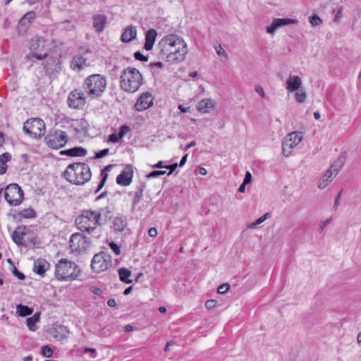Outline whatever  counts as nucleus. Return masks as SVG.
<instances>
[{
	"label": "nucleus",
	"instance_id": "f257e3e1",
	"mask_svg": "<svg viewBox=\"0 0 361 361\" xmlns=\"http://www.w3.org/2000/svg\"><path fill=\"white\" fill-rule=\"evenodd\" d=\"M159 58L169 63L183 61L188 53L187 44L176 35H167L158 43Z\"/></svg>",
	"mask_w": 361,
	"mask_h": 361
},
{
	"label": "nucleus",
	"instance_id": "f03ea898",
	"mask_svg": "<svg viewBox=\"0 0 361 361\" xmlns=\"http://www.w3.org/2000/svg\"><path fill=\"white\" fill-rule=\"evenodd\" d=\"M101 213L97 211L85 210L75 220L77 228L82 232L94 233L96 238L102 234L99 228L101 220Z\"/></svg>",
	"mask_w": 361,
	"mask_h": 361
},
{
	"label": "nucleus",
	"instance_id": "7ed1b4c3",
	"mask_svg": "<svg viewBox=\"0 0 361 361\" xmlns=\"http://www.w3.org/2000/svg\"><path fill=\"white\" fill-rule=\"evenodd\" d=\"M64 177L70 183L80 185L90 180L92 173L87 164L83 162H76L68 166L64 172Z\"/></svg>",
	"mask_w": 361,
	"mask_h": 361
},
{
	"label": "nucleus",
	"instance_id": "20e7f679",
	"mask_svg": "<svg viewBox=\"0 0 361 361\" xmlns=\"http://www.w3.org/2000/svg\"><path fill=\"white\" fill-rule=\"evenodd\" d=\"M79 267L68 259H61L55 264L54 276L58 281H72L80 274Z\"/></svg>",
	"mask_w": 361,
	"mask_h": 361
},
{
	"label": "nucleus",
	"instance_id": "39448f33",
	"mask_svg": "<svg viewBox=\"0 0 361 361\" xmlns=\"http://www.w3.org/2000/svg\"><path fill=\"white\" fill-rule=\"evenodd\" d=\"M142 82V76L135 68L128 67L123 70L121 75V87L127 92H136Z\"/></svg>",
	"mask_w": 361,
	"mask_h": 361
},
{
	"label": "nucleus",
	"instance_id": "423d86ee",
	"mask_svg": "<svg viewBox=\"0 0 361 361\" xmlns=\"http://www.w3.org/2000/svg\"><path fill=\"white\" fill-rule=\"evenodd\" d=\"M106 80L100 74H93L87 77L84 82V87L87 94L93 99L99 98L106 88Z\"/></svg>",
	"mask_w": 361,
	"mask_h": 361
},
{
	"label": "nucleus",
	"instance_id": "0eeeda50",
	"mask_svg": "<svg viewBox=\"0 0 361 361\" xmlns=\"http://www.w3.org/2000/svg\"><path fill=\"white\" fill-rule=\"evenodd\" d=\"M29 49L32 53L26 56L27 59L33 57L38 60H42L49 56L51 49V42L43 37L35 36L30 42Z\"/></svg>",
	"mask_w": 361,
	"mask_h": 361
},
{
	"label": "nucleus",
	"instance_id": "6e6552de",
	"mask_svg": "<svg viewBox=\"0 0 361 361\" xmlns=\"http://www.w3.org/2000/svg\"><path fill=\"white\" fill-rule=\"evenodd\" d=\"M111 256L107 252H100L93 257L91 269L95 273H101L111 267Z\"/></svg>",
	"mask_w": 361,
	"mask_h": 361
},
{
	"label": "nucleus",
	"instance_id": "1a4fd4ad",
	"mask_svg": "<svg viewBox=\"0 0 361 361\" xmlns=\"http://www.w3.org/2000/svg\"><path fill=\"white\" fill-rule=\"evenodd\" d=\"M23 129L31 137L39 138L45 133V124L42 119L34 118L27 120L24 123Z\"/></svg>",
	"mask_w": 361,
	"mask_h": 361
},
{
	"label": "nucleus",
	"instance_id": "9d476101",
	"mask_svg": "<svg viewBox=\"0 0 361 361\" xmlns=\"http://www.w3.org/2000/svg\"><path fill=\"white\" fill-rule=\"evenodd\" d=\"M90 240L80 233L72 234L69 240L70 248L73 253L85 252L90 247Z\"/></svg>",
	"mask_w": 361,
	"mask_h": 361
},
{
	"label": "nucleus",
	"instance_id": "9b49d317",
	"mask_svg": "<svg viewBox=\"0 0 361 361\" xmlns=\"http://www.w3.org/2000/svg\"><path fill=\"white\" fill-rule=\"evenodd\" d=\"M4 197L9 204L17 206L23 201V190L16 183L10 184L5 189Z\"/></svg>",
	"mask_w": 361,
	"mask_h": 361
},
{
	"label": "nucleus",
	"instance_id": "f8f14e48",
	"mask_svg": "<svg viewBox=\"0 0 361 361\" xmlns=\"http://www.w3.org/2000/svg\"><path fill=\"white\" fill-rule=\"evenodd\" d=\"M303 139L302 133L294 131L287 135L282 145V151L285 157L290 155L292 149L297 146Z\"/></svg>",
	"mask_w": 361,
	"mask_h": 361
},
{
	"label": "nucleus",
	"instance_id": "ddd939ff",
	"mask_svg": "<svg viewBox=\"0 0 361 361\" xmlns=\"http://www.w3.org/2000/svg\"><path fill=\"white\" fill-rule=\"evenodd\" d=\"M85 103V97L84 93L78 90H73L70 92L68 97V106L73 109H80Z\"/></svg>",
	"mask_w": 361,
	"mask_h": 361
},
{
	"label": "nucleus",
	"instance_id": "4468645a",
	"mask_svg": "<svg viewBox=\"0 0 361 361\" xmlns=\"http://www.w3.org/2000/svg\"><path fill=\"white\" fill-rule=\"evenodd\" d=\"M154 98L152 94L146 92L140 95L135 104V108L138 111H142L149 109L153 104Z\"/></svg>",
	"mask_w": 361,
	"mask_h": 361
},
{
	"label": "nucleus",
	"instance_id": "2eb2a0df",
	"mask_svg": "<svg viewBox=\"0 0 361 361\" xmlns=\"http://www.w3.org/2000/svg\"><path fill=\"white\" fill-rule=\"evenodd\" d=\"M133 176V167L132 165H126L121 173L116 178V183L122 186H128L132 182Z\"/></svg>",
	"mask_w": 361,
	"mask_h": 361
},
{
	"label": "nucleus",
	"instance_id": "dca6fc26",
	"mask_svg": "<svg viewBox=\"0 0 361 361\" xmlns=\"http://www.w3.org/2000/svg\"><path fill=\"white\" fill-rule=\"evenodd\" d=\"M88 54H90V51L87 49L85 51L79 53L75 56L71 62V68L76 71L82 70L87 66V55Z\"/></svg>",
	"mask_w": 361,
	"mask_h": 361
},
{
	"label": "nucleus",
	"instance_id": "f3484780",
	"mask_svg": "<svg viewBox=\"0 0 361 361\" xmlns=\"http://www.w3.org/2000/svg\"><path fill=\"white\" fill-rule=\"evenodd\" d=\"M298 20L290 18H275L271 24L267 27L266 30L269 34L274 35L276 30L284 25L297 24Z\"/></svg>",
	"mask_w": 361,
	"mask_h": 361
},
{
	"label": "nucleus",
	"instance_id": "a211bd4d",
	"mask_svg": "<svg viewBox=\"0 0 361 361\" xmlns=\"http://www.w3.org/2000/svg\"><path fill=\"white\" fill-rule=\"evenodd\" d=\"M68 136L65 132L60 131L54 136L49 138L47 144L52 148L56 149L59 147L63 146L67 142Z\"/></svg>",
	"mask_w": 361,
	"mask_h": 361
},
{
	"label": "nucleus",
	"instance_id": "6ab92c4d",
	"mask_svg": "<svg viewBox=\"0 0 361 361\" xmlns=\"http://www.w3.org/2000/svg\"><path fill=\"white\" fill-rule=\"evenodd\" d=\"M58 154L68 157H85L87 154V150L83 147H76L67 150H61Z\"/></svg>",
	"mask_w": 361,
	"mask_h": 361
},
{
	"label": "nucleus",
	"instance_id": "aec40b11",
	"mask_svg": "<svg viewBox=\"0 0 361 361\" xmlns=\"http://www.w3.org/2000/svg\"><path fill=\"white\" fill-rule=\"evenodd\" d=\"M49 262L44 259H37L34 262L33 271L39 275L43 276L49 268Z\"/></svg>",
	"mask_w": 361,
	"mask_h": 361
},
{
	"label": "nucleus",
	"instance_id": "412c9836",
	"mask_svg": "<svg viewBox=\"0 0 361 361\" xmlns=\"http://www.w3.org/2000/svg\"><path fill=\"white\" fill-rule=\"evenodd\" d=\"M136 36V27L133 25H129L124 30L123 33L121 35V40L125 43L130 42L135 39Z\"/></svg>",
	"mask_w": 361,
	"mask_h": 361
},
{
	"label": "nucleus",
	"instance_id": "4be33fe9",
	"mask_svg": "<svg viewBox=\"0 0 361 361\" xmlns=\"http://www.w3.org/2000/svg\"><path fill=\"white\" fill-rule=\"evenodd\" d=\"M92 20L94 29L98 32H102L106 24L107 17L105 15L97 14L93 16Z\"/></svg>",
	"mask_w": 361,
	"mask_h": 361
},
{
	"label": "nucleus",
	"instance_id": "5701e85b",
	"mask_svg": "<svg viewBox=\"0 0 361 361\" xmlns=\"http://www.w3.org/2000/svg\"><path fill=\"white\" fill-rule=\"evenodd\" d=\"M27 235L26 228L25 227H18L12 234L13 240L18 245H25V243L23 242V239L25 235Z\"/></svg>",
	"mask_w": 361,
	"mask_h": 361
},
{
	"label": "nucleus",
	"instance_id": "b1692460",
	"mask_svg": "<svg viewBox=\"0 0 361 361\" xmlns=\"http://www.w3.org/2000/svg\"><path fill=\"white\" fill-rule=\"evenodd\" d=\"M157 36V32L154 29H149L145 35V49L149 51L152 49Z\"/></svg>",
	"mask_w": 361,
	"mask_h": 361
},
{
	"label": "nucleus",
	"instance_id": "393cba45",
	"mask_svg": "<svg viewBox=\"0 0 361 361\" xmlns=\"http://www.w3.org/2000/svg\"><path fill=\"white\" fill-rule=\"evenodd\" d=\"M287 86L286 89L292 92L299 90L301 86L302 81L299 76H290L287 80Z\"/></svg>",
	"mask_w": 361,
	"mask_h": 361
},
{
	"label": "nucleus",
	"instance_id": "a878e982",
	"mask_svg": "<svg viewBox=\"0 0 361 361\" xmlns=\"http://www.w3.org/2000/svg\"><path fill=\"white\" fill-rule=\"evenodd\" d=\"M332 176L333 173L331 169L327 170L324 176L318 180L317 187L319 189L325 188L331 182Z\"/></svg>",
	"mask_w": 361,
	"mask_h": 361
},
{
	"label": "nucleus",
	"instance_id": "bb28decb",
	"mask_svg": "<svg viewBox=\"0 0 361 361\" xmlns=\"http://www.w3.org/2000/svg\"><path fill=\"white\" fill-rule=\"evenodd\" d=\"M126 226V221L122 217H115L113 221V228L118 232L123 231Z\"/></svg>",
	"mask_w": 361,
	"mask_h": 361
},
{
	"label": "nucleus",
	"instance_id": "cd10ccee",
	"mask_svg": "<svg viewBox=\"0 0 361 361\" xmlns=\"http://www.w3.org/2000/svg\"><path fill=\"white\" fill-rule=\"evenodd\" d=\"M118 275L120 280L126 283H132V280L129 279L131 275V271L127 269L121 268L118 269Z\"/></svg>",
	"mask_w": 361,
	"mask_h": 361
},
{
	"label": "nucleus",
	"instance_id": "c85d7f7f",
	"mask_svg": "<svg viewBox=\"0 0 361 361\" xmlns=\"http://www.w3.org/2000/svg\"><path fill=\"white\" fill-rule=\"evenodd\" d=\"M39 321V314L38 313L35 314L32 317H29L26 319L27 326L30 330L34 331L37 329L35 326L36 323Z\"/></svg>",
	"mask_w": 361,
	"mask_h": 361
},
{
	"label": "nucleus",
	"instance_id": "c756f323",
	"mask_svg": "<svg viewBox=\"0 0 361 361\" xmlns=\"http://www.w3.org/2000/svg\"><path fill=\"white\" fill-rule=\"evenodd\" d=\"M32 309L27 306L23 305H18L16 306V312L20 317H25L32 314Z\"/></svg>",
	"mask_w": 361,
	"mask_h": 361
},
{
	"label": "nucleus",
	"instance_id": "7c9ffc66",
	"mask_svg": "<svg viewBox=\"0 0 361 361\" xmlns=\"http://www.w3.org/2000/svg\"><path fill=\"white\" fill-rule=\"evenodd\" d=\"M153 166L159 168V169L164 168V169H169V171L167 174H168V176H169L175 171V169L178 166V164L176 163V164L166 165V164H164V161H159L157 164H154Z\"/></svg>",
	"mask_w": 361,
	"mask_h": 361
},
{
	"label": "nucleus",
	"instance_id": "2f4dec72",
	"mask_svg": "<svg viewBox=\"0 0 361 361\" xmlns=\"http://www.w3.org/2000/svg\"><path fill=\"white\" fill-rule=\"evenodd\" d=\"M270 216H271L270 213L267 212V213L264 214V215H262V216H260L259 218H258L257 219H256L254 222L249 224L247 225V228H251V229L255 228L258 225L261 224L265 220L269 219Z\"/></svg>",
	"mask_w": 361,
	"mask_h": 361
},
{
	"label": "nucleus",
	"instance_id": "473e14b6",
	"mask_svg": "<svg viewBox=\"0 0 361 361\" xmlns=\"http://www.w3.org/2000/svg\"><path fill=\"white\" fill-rule=\"evenodd\" d=\"M343 165L344 162L343 159H336L334 163L331 164L329 169H331L333 174L334 176H336L342 169Z\"/></svg>",
	"mask_w": 361,
	"mask_h": 361
},
{
	"label": "nucleus",
	"instance_id": "72a5a7b5",
	"mask_svg": "<svg viewBox=\"0 0 361 361\" xmlns=\"http://www.w3.org/2000/svg\"><path fill=\"white\" fill-rule=\"evenodd\" d=\"M35 13L34 11H29L25 13L20 20V24H25L27 21L28 23H31L35 18Z\"/></svg>",
	"mask_w": 361,
	"mask_h": 361
},
{
	"label": "nucleus",
	"instance_id": "f704fd0d",
	"mask_svg": "<svg viewBox=\"0 0 361 361\" xmlns=\"http://www.w3.org/2000/svg\"><path fill=\"white\" fill-rule=\"evenodd\" d=\"M111 167V165L107 166L106 167H105V169L104 170L102 171L101 176H102V180L100 182L99 185H98L97 190H95V193L99 192V191L103 188V186L106 182V178L107 176V174L105 173V171L110 170Z\"/></svg>",
	"mask_w": 361,
	"mask_h": 361
},
{
	"label": "nucleus",
	"instance_id": "c9c22d12",
	"mask_svg": "<svg viewBox=\"0 0 361 361\" xmlns=\"http://www.w3.org/2000/svg\"><path fill=\"white\" fill-rule=\"evenodd\" d=\"M20 214L25 218H33L35 216V212L32 209L28 208L22 210Z\"/></svg>",
	"mask_w": 361,
	"mask_h": 361
},
{
	"label": "nucleus",
	"instance_id": "e433bc0d",
	"mask_svg": "<svg viewBox=\"0 0 361 361\" xmlns=\"http://www.w3.org/2000/svg\"><path fill=\"white\" fill-rule=\"evenodd\" d=\"M306 97H307V94L303 90H300L295 94V100L298 103H303L305 101Z\"/></svg>",
	"mask_w": 361,
	"mask_h": 361
},
{
	"label": "nucleus",
	"instance_id": "4c0bfd02",
	"mask_svg": "<svg viewBox=\"0 0 361 361\" xmlns=\"http://www.w3.org/2000/svg\"><path fill=\"white\" fill-rule=\"evenodd\" d=\"M309 20L312 26H318L322 23V20L317 14L311 16Z\"/></svg>",
	"mask_w": 361,
	"mask_h": 361
},
{
	"label": "nucleus",
	"instance_id": "58836bf2",
	"mask_svg": "<svg viewBox=\"0 0 361 361\" xmlns=\"http://www.w3.org/2000/svg\"><path fill=\"white\" fill-rule=\"evenodd\" d=\"M166 173V171H163V170H157V171H153L152 172H150L149 173H148L147 175V177L148 178H157L160 176H163L164 174Z\"/></svg>",
	"mask_w": 361,
	"mask_h": 361
},
{
	"label": "nucleus",
	"instance_id": "ea45409f",
	"mask_svg": "<svg viewBox=\"0 0 361 361\" xmlns=\"http://www.w3.org/2000/svg\"><path fill=\"white\" fill-rule=\"evenodd\" d=\"M42 355L45 357H50L53 355V350L49 345H44L42 348Z\"/></svg>",
	"mask_w": 361,
	"mask_h": 361
},
{
	"label": "nucleus",
	"instance_id": "a19ab883",
	"mask_svg": "<svg viewBox=\"0 0 361 361\" xmlns=\"http://www.w3.org/2000/svg\"><path fill=\"white\" fill-rule=\"evenodd\" d=\"M214 48L216 50V54L219 56L227 57L226 52L225 51V50L223 49V47H221V45L220 44H219V43L215 44L214 45Z\"/></svg>",
	"mask_w": 361,
	"mask_h": 361
},
{
	"label": "nucleus",
	"instance_id": "79ce46f5",
	"mask_svg": "<svg viewBox=\"0 0 361 361\" xmlns=\"http://www.w3.org/2000/svg\"><path fill=\"white\" fill-rule=\"evenodd\" d=\"M130 128L127 126H122L120 129H119V132L118 133V137L121 139L122 137H123L129 131H130Z\"/></svg>",
	"mask_w": 361,
	"mask_h": 361
},
{
	"label": "nucleus",
	"instance_id": "37998d69",
	"mask_svg": "<svg viewBox=\"0 0 361 361\" xmlns=\"http://www.w3.org/2000/svg\"><path fill=\"white\" fill-rule=\"evenodd\" d=\"M229 288L230 285L228 283H223L218 287L217 291L219 294H224L229 290Z\"/></svg>",
	"mask_w": 361,
	"mask_h": 361
},
{
	"label": "nucleus",
	"instance_id": "c03bdc74",
	"mask_svg": "<svg viewBox=\"0 0 361 361\" xmlns=\"http://www.w3.org/2000/svg\"><path fill=\"white\" fill-rule=\"evenodd\" d=\"M215 106V102L211 99H204V109H214ZM207 111L204 110V113H206Z\"/></svg>",
	"mask_w": 361,
	"mask_h": 361
},
{
	"label": "nucleus",
	"instance_id": "a18cd8bd",
	"mask_svg": "<svg viewBox=\"0 0 361 361\" xmlns=\"http://www.w3.org/2000/svg\"><path fill=\"white\" fill-rule=\"evenodd\" d=\"M142 196V190H140L139 191L136 192L133 200V204L135 206L141 200Z\"/></svg>",
	"mask_w": 361,
	"mask_h": 361
},
{
	"label": "nucleus",
	"instance_id": "49530a36",
	"mask_svg": "<svg viewBox=\"0 0 361 361\" xmlns=\"http://www.w3.org/2000/svg\"><path fill=\"white\" fill-rule=\"evenodd\" d=\"M9 159H0V175H3L7 170L6 161Z\"/></svg>",
	"mask_w": 361,
	"mask_h": 361
},
{
	"label": "nucleus",
	"instance_id": "de8ad7c7",
	"mask_svg": "<svg viewBox=\"0 0 361 361\" xmlns=\"http://www.w3.org/2000/svg\"><path fill=\"white\" fill-rule=\"evenodd\" d=\"M110 248L114 251L116 255H118L121 253L120 247L114 242L109 243Z\"/></svg>",
	"mask_w": 361,
	"mask_h": 361
},
{
	"label": "nucleus",
	"instance_id": "09e8293b",
	"mask_svg": "<svg viewBox=\"0 0 361 361\" xmlns=\"http://www.w3.org/2000/svg\"><path fill=\"white\" fill-rule=\"evenodd\" d=\"M216 301L215 300H208L204 302V306L208 310L213 309L216 305Z\"/></svg>",
	"mask_w": 361,
	"mask_h": 361
},
{
	"label": "nucleus",
	"instance_id": "8fccbe9b",
	"mask_svg": "<svg viewBox=\"0 0 361 361\" xmlns=\"http://www.w3.org/2000/svg\"><path fill=\"white\" fill-rule=\"evenodd\" d=\"M252 181V174L250 171H246V173H245V176L243 183L246 185H248V184L251 183Z\"/></svg>",
	"mask_w": 361,
	"mask_h": 361
},
{
	"label": "nucleus",
	"instance_id": "3c124183",
	"mask_svg": "<svg viewBox=\"0 0 361 361\" xmlns=\"http://www.w3.org/2000/svg\"><path fill=\"white\" fill-rule=\"evenodd\" d=\"M343 16V8L340 7L338 10L336 14L334 16V22L336 23H338L340 21V19L342 18Z\"/></svg>",
	"mask_w": 361,
	"mask_h": 361
},
{
	"label": "nucleus",
	"instance_id": "603ef678",
	"mask_svg": "<svg viewBox=\"0 0 361 361\" xmlns=\"http://www.w3.org/2000/svg\"><path fill=\"white\" fill-rule=\"evenodd\" d=\"M109 149L100 150L99 152L95 153V155L93 157V158H103L104 157L107 155Z\"/></svg>",
	"mask_w": 361,
	"mask_h": 361
},
{
	"label": "nucleus",
	"instance_id": "864d4df0",
	"mask_svg": "<svg viewBox=\"0 0 361 361\" xmlns=\"http://www.w3.org/2000/svg\"><path fill=\"white\" fill-rule=\"evenodd\" d=\"M13 274L20 280L25 279V275L19 271L16 267H13Z\"/></svg>",
	"mask_w": 361,
	"mask_h": 361
},
{
	"label": "nucleus",
	"instance_id": "5fc2aeb1",
	"mask_svg": "<svg viewBox=\"0 0 361 361\" xmlns=\"http://www.w3.org/2000/svg\"><path fill=\"white\" fill-rule=\"evenodd\" d=\"M135 58L136 60L141 61H147V57L142 55L140 51H137L135 53Z\"/></svg>",
	"mask_w": 361,
	"mask_h": 361
},
{
	"label": "nucleus",
	"instance_id": "6e6d98bb",
	"mask_svg": "<svg viewBox=\"0 0 361 361\" xmlns=\"http://www.w3.org/2000/svg\"><path fill=\"white\" fill-rule=\"evenodd\" d=\"M121 138L118 137V133H112L109 137V141L111 142H117Z\"/></svg>",
	"mask_w": 361,
	"mask_h": 361
},
{
	"label": "nucleus",
	"instance_id": "4d7b16f0",
	"mask_svg": "<svg viewBox=\"0 0 361 361\" xmlns=\"http://www.w3.org/2000/svg\"><path fill=\"white\" fill-rule=\"evenodd\" d=\"M341 197V191L338 193V195H336V197L335 198V202L334 204V208L335 210H336L338 208Z\"/></svg>",
	"mask_w": 361,
	"mask_h": 361
},
{
	"label": "nucleus",
	"instance_id": "13d9d810",
	"mask_svg": "<svg viewBox=\"0 0 361 361\" xmlns=\"http://www.w3.org/2000/svg\"><path fill=\"white\" fill-rule=\"evenodd\" d=\"M148 235L150 237H153V238L156 237L157 235V231L156 228H154V227L150 228L148 230Z\"/></svg>",
	"mask_w": 361,
	"mask_h": 361
},
{
	"label": "nucleus",
	"instance_id": "bf43d9fd",
	"mask_svg": "<svg viewBox=\"0 0 361 361\" xmlns=\"http://www.w3.org/2000/svg\"><path fill=\"white\" fill-rule=\"evenodd\" d=\"M255 91L260 94L262 97H264L265 93L262 86L257 85L255 87Z\"/></svg>",
	"mask_w": 361,
	"mask_h": 361
},
{
	"label": "nucleus",
	"instance_id": "052dcab7",
	"mask_svg": "<svg viewBox=\"0 0 361 361\" xmlns=\"http://www.w3.org/2000/svg\"><path fill=\"white\" fill-rule=\"evenodd\" d=\"M330 223V219H326V221H324L322 226H320L319 229V233H322L323 231L324 230L325 227Z\"/></svg>",
	"mask_w": 361,
	"mask_h": 361
},
{
	"label": "nucleus",
	"instance_id": "680f3d73",
	"mask_svg": "<svg viewBox=\"0 0 361 361\" xmlns=\"http://www.w3.org/2000/svg\"><path fill=\"white\" fill-rule=\"evenodd\" d=\"M107 304L109 307H114L116 305V300L113 298L108 300Z\"/></svg>",
	"mask_w": 361,
	"mask_h": 361
},
{
	"label": "nucleus",
	"instance_id": "e2e57ef3",
	"mask_svg": "<svg viewBox=\"0 0 361 361\" xmlns=\"http://www.w3.org/2000/svg\"><path fill=\"white\" fill-rule=\"evenodd\" d=\"M91 290L96 295H99L102 293V290L99 288L92 287Z\"/></svg>",
	"mask_w": 361,
	"mask_h": 361
},
{
	"label": "nucleus",
	"instance_id": "0e129e2a",
	"mask_svg": "<svg viewBox=\"0 0 361 361\" xmlns=\"http://www.w3.org/2000/svg\"><path fill=\"white\" fill-rule=\"evenodd\" d=\"M124 329L126 332H130L133 331L134 327L132 325L128 324L125 326Z\"/></svg>",
	"mask_w": 361,
	"mask_h": 361
},
{
	"label": "nucleus",
	"instance_id": "69168bd1",
	"mask_svg": "<svg viewBox=\"0 0 361 361\" xmlns=\"http://www.w3.org/2000/svg\"><path fill=\"white\" fill-rule=\"evenodd\" d=\"M178 109L183 112V113H186L188 111V109L189 108L188 107H185L183 106L182 104H180L178 106Z\"/></svg>",
	"mask_w": 361,
	"mask_h": 361
},
{
	"label": "nucleus",
	"instance_id": "338daca9",
	"mask_svg": "<svg viewBox=\"0 0 361 361\" xmlns=\"http://www.w3.org/2000/svg\"><path fill=\"white\" fill-rule=\"evenodd\" d=\"M49 61H51L53 65H54L55 66H56L59 63V59L54 57L49 58Z\"/></svg>",
	"mask_w": 361,
	"mask_h": 361
},
{
	"label": "nucleus",
	"instance_id": "774afa93",
	"mask_svg": "<svg viewBox=\"0 0 361 361\" xmlns=\"http://www.w3.org/2000/svg\"><path fill=\"white\" fill-rule=\"evenodd\" d=\"M246 185H247L246 184H245V183H243L240 185V187H239V188H238V192H245V187H246Z\"/></svg>",
	"mask_w": 361,
	"mask_h": 361
}]
</instances>
